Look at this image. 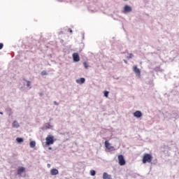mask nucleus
Instances as JSON below:
<instances>
[{
  "mask_svg": "<svg viewBox=\"0 0 179 179\" xmlns=\"http://www.w3.org/2000/svg\"><path fill=\"white\" fill-rule=\"evenodd\" d=\"M124 62H125V64H127V63L126 60H124Z\"/></svg>",
  "mask_w": 179,
  "mask_h": 179,
  "instance_id": "nucleus-26",
  "label": "nucleus"
},
{
  "mask_svg": "<svg viewBox=\"0 0 179 179\" xmlns=\"http://www.w3.org/2000/svg\"><path fill=\"white\" fill-rule=\"evenodd\" d=\"M90 174H91V176H96V171H94V170L91 171Z\"/></svg>",
  "mask_w": 179,
  "mask_h": 179,
  "instance_id": "nucleus-18",
  "label": "nucleus"
},
{
  "mask_svg": "<svg viewBox=\"0 0 179 179\" xmlns=\"http://www.w3.org/2000/svg\"><path fill=\"white\" fill-rule=\"evenodd\" d=\"M118 161L120 166H125L127 162L125 161V159L124 158V155H118Z\"/></svg>",
  "mask_w": 179,
  "mask_h": 179,
  "instance_id": "nucleus-3",
  "label": "nucleus"
},
{
  "mask_svg": "<svg viewBox=\"0 0 179 179\" xmlns=\"http://www.w3.org/2000/svg\"><path fill=\"white\" fill-rule=\"evenodd\" d=\"M131 11H132V8H131V6H127V5L124 6V13H128Z\"/></svg>",
  "mask_w": 179,
  "mask_h": 179,
  "instance_id": "nucleus-8",
  "label": "nucleus"
},
{
  "mask_svg": "<svg viewBox=\"0 0 179 179\" xmlns=\"http://www.w3.org/2000/svg\"><path fill=\"white\" fill-rule=\"evenodd\" d=\"M13 127L14 128H19L20 125H19V123L17 122V121H14L13 122Z\"/></svg>",
  "mask_w": 179,
  "mask_h": 179,
  "instance_id": "nucleus-13",
  "label": "nucleus"
},
{
  "mask_svg": "<svg viewBox=\"0 0 179 179\" xmlns=\"http://www.w3.org/2000/svg\"><path fill=\"white\" fill-rule=\"evenodd\" d=\"M134 116L136 118H141V117H142V112H141L140 110H137L134 113Z\"/></svg>",
  "mask_w": 179,
  "mask_h": 179,
  "instance_id": "nucleus-9",
  "label": "nucleus"
},
{
  "mask_svg": "<svg viewBox=\"0 0 179 179\" xmlns=\"http://www.w3.org/2000/svg\"><path fill=\"white\" fill-rule=\"evenodd\" d=\"M45 145L47 146H50V145L54 144V136H48L45 138Z\"/></svg>",
  "mask_w": 179,
  "mask_h": 179,
  "instance_id": "nucleus-2",
  "label": "nucleus"
},
{
  "mask_svg": "<svg viewBox=\"0 0 179 179\" xmlns=\"http://www.w3.org/2000/svg\"><path fill=\"white\" fill-rule=\"evenodd\" d=\"M27 87H29V89H31V85L30 81H27Z\"/></svg>",
  "mask_w": 179,
  "mask_h": 179,
  "instance_id": "nucleus-17",
  "label": "nucleus"
},
{
  "mask_svg": "<svg viewBox=\"0 0 179 179\" xmlns=\"http://www.w3.org/2000/svg\"><path fill=\"white\" fill-rule=\"evenodd\" d=\"M105 147L108 149V150H110V152H113V150H115L114 146H111V144H110L108 141H105Z\"/></svg>",
  "mask_w": 179,
  "mask_h": 179,
  "instance_id": "nucleus-4",
  "label": "nucleus"
},
{
  "mask_svg": "<svg viewBox=\"0 0 179 179\" xmlns=\"http://www.w3.org/2000/svg\"><path fill=\"white\" fill-rule=\"evenodd\" d=\"M85 78H81L80 79L76 80L77 83H79V85L85 83Z\"/></svg>",
  "mask_w": 179,
  "mask_h": 179,
  "instance_id": "nucleus-12",
  "label": "nucleus"
},
{
  "mask_svg": "<svg viewBox=\"0 0 179 179\" xmlns=\"http://www.w3.org/2000/svg\"><path fill=\"white\" fill-rule=\"evenodd\" d=\"M68 31H69V33H72V29H69Z\"/></svg>",
  "mask_w": 179,
  "mask_h": 179,
  "instance_id": "nucleus-23",
  "label": "nucleus"
},
{
  "mask_svg": "<svg viewBox=\"0 0 179 179\" xmlns=\"http://www.w3.org/2000/svg\"><path fill=\"white\" fill-rule=\"evenodd\" d=\"M108 91H105L104 92V96H105V97H108Z\"/></svg>",
  "mask_w": 179,
  "mask_h": 179,
  "instance_id": "nucleus-19",
  "label": "nucleus"
},
{
  "mask_svg": "<svg viewBox=\"0 0 179 179\" xmlns=\"http://www.w3.org/2000/svg\"><path fill=\"white\" fill-rule=\"evenodd\" d=\"M41 75H42V76H45V75H47V71H43L41 72Z\"/></svg>",
  "mask_w": 179,
  "mask_h": 179,
  "instance_id": "nucleus-20",
  "label": "nucleus"
},
{
  "mask_svg": "<svg viewBox=\"0 0 179 179\" xmlns=\"http://www.w3.org/2000/svg\"><path fill=\"white\" fill-rule=\"evenodd\" d=\"M133 57H134V55H132V53H130L129 55V56L127 57V58L129 59L132 58Z\"/></svg>",
  "mask_w": 179,
  "mask_h": 179,
  "instance_id": "nucleus-21",
  "label": "nucleus"
},
{
  "mask_svg": "<svg viewBox=\"0 0 179 179\" xmlns=\"http://www.w3.org/2000/svg\"><path fill=\"white\" fill-rule=\"evenodd\" d=\"M124 1H128V0H124Z\"/></svg>",
  "mask_w": 179,
  "mask_h": 179,
  "instance_id": "nucleus-29",
  "label": "nucleus"
},
{
  "mask_svg": "<svg viewBox=\"0 0 179 179\" xmlns=\"http://www.w3.org/2000/svg\"><path fill=\"white\" fill-rule=\"evenodd\" d=\"M48 150H52V148L49 147V148H48Z\"/></svg>",
  "mask_w": 179,
  "mask_h": 179,
  "instance_id": "nucleus-24",
  "label": "nucleus"
},
{
  "mask_svg": "<svg viewBox=\"0 0 179 179\" xmlns=\"http://www.w3.org/2000/svg\"><path fill=\"white\" fill-rule=\"evenodd\" d=\"M30 148H35L36 147V141H31L29 143Z\"/></svg>",
  "mask_w": 179,
  "mask_h": 179,
  "instance_id": "nucleus-14",
  "label": "nucleus"
},
{
  "mask_svg": "<svg viewBox=\"0 0 179 179\" xmlns=\"http://www.w3.org/2000/svg\"><path fill=\"white\" fill-rule=\"evenodd\" d=\"M16 141L18 143H22V142H23V138H17Z\"/></svg>",
  "mask_w": 179,
  "mask_h": 179,
  "instance_id": "nucleus-15",
  "label": "nucleus"
},
{
  "mask_svg": "<svg viewBox=\"0 0 179 179\" xmlns=\"http://www.w3.org/2000/svg\"><path fill=\"white\" fill-rule=\"evenodd\" d=\"M3 48V43H0V50H2Z\"/></svg>",
  "mask_w": 179,
  "mask_h": 179,
  "instance_id": "nucleus-22",
  "label": "nucleus"
},
{
  "mask_svg": "<svg viewBox=\"0 0 179 179\" xmlns=\"http://www.w3.org/2000/svg\"><path fill=\"white\" fill-rule=\"evenodd\" d=\"M59 173V171L57 169H52L50 170L51 176H57Z\"/></svg>",
  "mask_w": 179,
  "mask_h": 179,
  "instance_id": "nucleus-10",
  "label": "nucleus"
},
{
  "mask_svg": "<svg viewBox=\"0 0 179 179\" xmlns=\"http://www.w3.org/2000/svg\"><path fill=\"white\" fill-rule=\"evenodd\" d=\"M83 65H84V67L85 68V69H87V68H89V64H87V62H84Z\"/></svg>",
  "mask_w": 179,
  "mask_h": 179,
  "instance_id": "nucleus-16",
  "label": "nucleus"
},
{
  "mask_svg": "<svg viewBox=\"0 0 179 179\" xmlns=\"http://www.w3.org/2000/svg\"><path fill=\"white\" fill-rule=\"evenodd\" d=\"M73 59L74 62H79V61H80V57H79V54L78 53L73 54Z\"/></svg>",
  "mask_w": 179,
  "mask_h": 179,
  "instance_id": "nucleus-6",
  "label": "nucleus"
},
{
  "mask_svg": "<svg viewBox=\"0 0 179 179\" xmlns=\"http://www.w3.org/2000/svg\"><path fill=\"white\" fill-rule=\"evenodd\" d=\"M152 160H153L152 155L148 153L143 155L142 159L143 164H146V163H152Z\"/></svg>",
  "mask_w": 179,
  "mask_h": 179,
  "instance_id": "nucleus-1",
  "label": "nucleus"
},
{
  "mask_svg": "<svg viewBox=\"0 0 179 179\" xmlns=\"http://www.w3.org/2000/svg\"><path fill=\"white\" fill-rule=\"evenodd\" d=\"M133 71L136 73V76L141 78V70L138 69V66H134Z\"/></svg>",
  "mask_w": 179,
  "mask_h": 179,
  "instance_id": "nucleus-5",
  "label": "nucleus"
},
{
  "mask_svg": "<svg viewBox=\"0 0 179 179\" xmlns=\"http://www.w3.org/2000/svg\"><path fill=\"white\" fill-rule=\"evenodd\" d=\"M103 179H113L110 176V175H108V173L104 172L103 173Z\"/></svg>",
  "mask_w": 179,
  "mask_h": 179,
  "instance_id": "nucleus-11",
  "label": "nucleus"
},
{
  "mask_svg": "<svg viewBox=\"0 0 179 179\" xmlns=\"http://www.w3.org/2000/svg\"><path fill=\"white\" fill-rule=\"evenodd\" d=\"M55 104H57V102H56V101H55Z\"/></svg>",
  "mask_w": 179,
  "mask_h": 179,
  "instance_id": "nucleus-27",
  "label": "nucleus"
},
{
  "mask_svg": "<svg viewBox=\"0 0 179 179\" xmlns=\"http://www.w3.org/2000/svg\"><path fill=\"white\" fill-rule=\"evenodd\" d=\"M24 171H26V169L23 166L20 167L17 169V175L20 176L22 173H24Z\"/></svg>",
  "mask_w": 179,
  "mask_h": 179,
  "instance_id": "nucleus-7",
  "label": "nucleus"
},
{
  "mask_svg": "<svg viewBox=\"0 0 179 179\" xmlns=\"http://www.w3.org/2000/svg\"><path fill=\"white\" fill-rule=\"evenodd\" d=\"M0 114H2V113H1V112H0Z\"/></svg>",
  "mask_w": 179,
  "mask_h": 179,
  "instance_id": "nucleus-28",
  "label": "nucleus"
},
{
  "mask_svg": "<svg viewBox=\"0 0 179 179\" xmlns=\"http://www.w3.org/2000/svg\"><path fill=\"white\" fill-rule=\"evenodd\" d=\"M48 128H50L51 127V125H50V124H48Z\"/></svg>",
  "mask_w": 179,
  "mask_h": 179,
  "instance_id": "nucleus-25",
  "label": "nucleus"
}]
</instances>
